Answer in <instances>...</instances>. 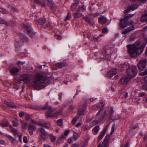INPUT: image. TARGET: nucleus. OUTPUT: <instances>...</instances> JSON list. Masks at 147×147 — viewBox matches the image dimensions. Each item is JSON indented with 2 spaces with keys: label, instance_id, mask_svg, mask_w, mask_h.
Returning <instances> with one entry per match:
<instances>
[{
  "label": "nucleus",
  "instance_id": "f257e3e1",
  "mask_svg": "<svg viewBox=\"0 0 147 147\" xmlns=\"http://www.w3.org/2000/svg\"><path fill=\"white\" fill-rule=\"evenodd\" d=\"M140 45L139 42H137L132 45H128L127 46L128 51L131 57H134L143 52L144 46L142 45L139 47Z\"/></svg>",
  "mask_w": 147,
  "mask_h": 147
},
{
  "label": "nucleus",
  "instance_id": "f03ea898",
  "mask_svg": "<svg viewBox=\"0 0 147 147\" xmlns=\"http://www.w3.org/2000/svg\"><path fill=\"white\" fill-rule=\"evenodd\" d=\"M41 127L38 128L39 131L40 133V140H44L48 137V135L44 129V128L48 129L50 127L49 124L45 122H40L39 123Z\"/></svg>",
  "mask_w": 147,
  "mask_h": 147
},
{
  "label": "nucleus",
  "instance_id": "7ed1b4c3",
  "mask_svg": "<svg viewBox=\"0 0 147 147\" xmlns=\"http://www.w3.org/2000/svg\"><path fill=\"white\" fill-rule=\"evenodd\" d=\"M45 80V77L41 75L38 74L31 82V86L33 87L41 86Z\"/></svg>",
  "mask_w": 147,
  "mask_h": 147
},
{
  "label": "nucleus",
  "instance_id": "20e7f679",
  "mask_svg": "<svg viewBox=\"0 0 147 147\" xmlns=\"http://www.w3.org/2000/svg\"><path fill=\"white\" fill-rule=\"evenodd\" d=\"M45 109L47 110L45 114L47 118L51 117H55L60 114L59 113H56L55 112L53 113L55 111L54 109H52L51 107L48 106L47 104L45 105V106L42 108V110Z\"/></svg>",
  "mask_w": 147,
  "mask_h": 147
},
{
  "label": "nucleus",
  "instance_id": "39448f33",
  "mask_svg": "<svg viewBox=\"0 0 147 147\" xmlns=\"http://www.w3.org/2000/svg\"><path fill=\"white\" fill-rule=\"evenodd\" d=\"M105 117L104 112L102 110L100 109L97 113L95 117V119L92 123V126L98 124L99 122L102 121Z\"/></svg>",
  "mask_w": 147,
  "mask_h": 147
},
{
  "label": "nucleus",
  "instance_id": "423d86ee",
  "mask_svg": "<svg viewBox=\"0 0 147 147\" xmlns=\"http://www.w3.org/2000/svg\"><path fill=\"white\" fill-rule=\"evenodd\" d=\"M128 76L131 77H135L138 73V70L136 67L135 66H129L126 69Z\"/></svg>",
  "mask_w": 147,
  "mask_h": 147
},
{
  "label": "nucleus",
  "instance_id": "0eeeda50",
  "mask_svg": "<svg viewBox=\"0 0 147 147\" xmlns=\"http://www.w3.org/2000/svg\"><path fill=\"white\" fill-rule=\"evenodd\" d=\"M25 30L28 32V35L31 38H34L36 37L35 33L33 30L30 24H24Z\"/></svg>",
  "mask_w": 147,
  "mask_h": 147
},
{
  "label": "nucleus",
  "instance_id": "6e6552de",
  "mask_svg": "<svg viewBox=\"0 0 147 147\" xmlns=\"http://www.w3.org/2000/svg\"><path fill=\"white\" fill-rule=\"evenodd\" d=\"M38 28L42 29L47 28L49 24L45 23V20L44 19L40 18L36 20L35 21Z\"/></svg>",
  "mask_w": 147,
  "mask_h": 147
},
{
  "label": "nucleus",
  "instance_id": "1a4fd4ad",
  "mask_svg": "<svg viewBox=\"0 0 147 147\" xmlns=\"http://www.w3.org/2000/svg\"><path fill=\"white\" fill-rule=\"evenodd\" d=\"M146 64V60L142 59L139 61L137 65L138 69L140 71H142L145 68Z\"/></svg>",
  "mask_w": 147,
  "mask_h": 147
},
{
  "label": "nucleus",
  "instance_id": "9d476101",
  "mask_svg": "<svg viewBox=\"0 0 147 147\" xmlns=\"http://www.w3.org/2000/svg\"><path fill=\"white\" fill-rule=\"evenodd\" d=\"M128 16H126L124 18L120 20V26L122 28L127 26L128 23H127V21L128 20Z\"/></svg>",
  "mask_w": 147,
  "mask_h": 147
},
{
  "label": "nucleus",
  "instance_id": "9b49d317",
  "mask_svg": "<svg viewBox=\"0 0 147 147\" xmlns=\"http://www.w3.org/2000/svg\"><path fill=\"white\" fill-rule=\"evenodd\" d=\"M131 79V77H129L128 76H123L122 78L119 81V83L122 84L126 85Z\"/></svg>",
  "mask_w": 147,
  "mask_h": 147
},
{
  "label": "nucleus",
  "instance_id": "f8f14e48",
  "mask_svg": "<svg viewBox=\"0 0 147 147\" xmlns=\"http://www.w3.org/2000/svg\"><path fill=\"white\" fill-rule=\"evenodd\" d=\"M30 80V79L27 75L22 74L20 76L19 82H21V81H23L26 83H27Z\"/></svg>",
  "mask_w": 147,
  "mask_h": 147
},
{
  "label": "nucleus",
  "instance_id": "ddd939ff",
  "mask_svg": "<svg viewBox=\"0 0 147 147\" xmlns=\"http://www.w3.org/2000/svg\"><path fill=\"white\" fill-rule=\"evenodd\" d=\"M21 69L16 67H11L9 68V71L10 73L13 75H15L17 73L20 71Z\"/></svg>",
  "mask_w": 147,
  "mask_h": 147
},
{
  "label": "nucleus",
  "instance_id": "4468645a",
  "mask_svg": "<svg viewBox=\"0 0 147 147\" xmlns=\"http://www.w3.org/2000/svg\"><path fill=\"white\" fill-rule=\"evenodd\" d=\"M86 102L85 104L82 106L83 108H80L79 110L78 114L79 115H84L86 111Z\"/></svg>",
  "mask_w": 147,
  "mask_h": 147
},
{
  "label": "nucleus",
  "instance_id": "2eb2a0df",
  "mask_svg": "<svg viewBox=\"0 0 147 147\" xmlns=\"http://www.w3.org/2000/svg\"><path fill=\"white\" fill-rule=\"evenodd\" d=\"M138 6L137 5L134 4L128 7L127 10L125 11V13H127L131 11H133L136 9Z\"/></svg>",
  "mask_w": 147,
  "mask_h": 147
},
{
  "label": "nucleus",
  "instance_id": "dca6fc26",
  "mask_svg": "<svg viewBox=\"0 0 147 147\" xmlns=\"http://www.w3.org/2000/svg\"><path fill=\"white\" fill-rule=\"evenodd\" d=\"M113 109L111 108V120H112L113 121L118 120L119 119V117L118 115L114 114Z\"/></svg>",
  "mask_w": 147,
  "mask_h": 147
},
{
  "label": "nucleus",
  "instance_id": "f3484780",
  "mask_svg": "<svg viewBox=\"0 0 147 147\" xmlns=\"http://www.w3.org/2000/svg\"><path fill=\"white\" fill-rule=\"evenodd\" d=\"M43 1L47 3L51 9H54L55 7L54 2L50 0H43Z\"/></svg>",
  "mask_w": 147,
  "mask_h": 147
},
{
  "label": "nucleus",
  "instance_id": "a211bd4d",
  "mask_svg": "<svg viewBox=\"0 0 147 147\" xmlns=\"http://www.w3.org/2000/svg\"><path fill=\"white\" fill-rule=\"evenodd\" d=\"M134 29V26L133 25H132L130 27H129L124 30L122 32V34H126L127 33H129L130 31Z\"/></svg>",
  "mask_w": 147,
  "mask_h": 147
},
{
  "label": "nucleus",
  "instance_id": "6ab92c4d",
  "mask_svg": "<svg viewBox=\"0 0 147 147\" xmlns=\"http://www.w3.org/2000/svg\"><path fill=\"white\" fill-rule=\"evenodd\" d=\"M107 19L104 16H101L98 18L99 23L102 24H106Z\"/></svg>",
  "mask_w": 147,
  "mask_h": 147
},
{
  "label": "nucleus",
  "instance_id": "aec40b11",
  "mask_svg": "<svg viewBox=\"0 0 147 147\" xmlns=\"http://www.w3.org/2000/svg\"><path fill=\"white\" fill-rule=\"evenodd\" d=\"M4 103L6 105L7 107L13 108L16 107V106L14 103L11 102H9L6 100L4 101Z\"/></svg>",
  "mask_w": 147,
  "mask_h": 147
},
{
  "label": "nucleus",
  "instance_id": "412c9836",
  "mask_svg": "<svg viewBox=\"0 0 147 147\" xmlns=\"http://www.w3.org/2000/svg\"><path fill=\"white\" fill-rule=\"evenodd\" d=\"M55 65L56 67L59 69H61L63 67L66 66L67 65V63L66 62H60L56 63Z\"/></svg>",
  "mask_w": 147,
  "mask_h": 147
},
{
  "label": "nucleus",
  "instance_id": "4be33fe9",
  "mask_svg": "<svg viewBox=\"0 0 147 147\" xmlns=\"http://www.w3.org/2000/svg\"><path fill=\"white\" fill-rule=\"evenodd\" d=\"M36 127L31 125H30L28 127V130L29 131L30 134L31 135L33 134V131L35 130Z\"/></svg>",
  "mask_w": 147,
  "mask_h": 147
},
{
  "label": "nucleus",
  "instance_id": "5701e85b",
  "mask_svg": "<svg viewBox=\"0 0 147 147\" xmlns=\"http://www.w3.org/2000/svg\"><path fill=\"white\" fill-rule=\"evenodd\" d=\"M23 43H21L19 42H17L15 43V46L17 50L19 52H20V49L22 48Z\"/></svg>",
  "mask_w": 147,
  "mask_h": 147
},
{
  "label": "nucleus",
  "instance_id": "b1692460",
  "mask_svg": "<svg viewBox=\"0 0 147 147\" xmlns=\"http://www.w3.org/2000/svg\"><path fill=\"white\" fill-rule=\"evenodd\" d=\"M110 139V137L109 135H107L105 137L104 140L103 142V143L107 146V147L109 145V141Z\"/></svg>",
  "mask_w": 147,
  "mask_h": 147
},
{
  "label": "nucleus",
  "instance_id": "393cba45",
  "mask_svg": "<svg viewBox=\"0 0 147 147\" xmlns=\"http://www.w3.org/2000/svg\"><path fill=\"white\" fill-rule=\"evenodd\" d=\"M82 16L83 14L77 11L73 14V16L75 19L81 17Z\"/></svg>",
  "mask_w": 147,
  "mask_h": 147
},
{
  "label": "nucleus",
  "instance_id": "a878e982",
  "mask_svg": "<svg viewBox=\"0 0 147 147\" xmlns=\"http://www.w3.org/2000/svg\"><path fill=\"white\" fill-rule=\"evenodd\" d=\"M100 129V127L98 125L96 126L93 128L92 132L94 135H96Z\"/></svg>",
  "mask_w": 147,
  "mask_h": 147
},
{
  "label": "nucleus",
  "instance_id": "bb28decb",
  "mask_svg": "<svg viewBox=\"0 0 147 147\" xmlns=\"http://www.w3.org/2000/svg\"><path fill=\"white\" fill-rule=\"evenodd\" d=\"M20 36L21 38L24 41L27 42L28 41V38L25 35L22 34H20Z\"/></svg>",
  "mask_w": 147,
  "mask_h": 147
},
{
  "label": "nucleus",
  "instance_id": "cd10ccee",
  "mask_svg": "<svg viewBox=\"0 0 147 147\" xmlns=\"http://www.w3.org/2000/svg\"><path fill=\"white\" fill-rule=\"evenodd\" d=\"M86 7L84 5L82 6H79L78 7V9L77 11L79 12L82 13V12H83L85 9Z\"/></svg>",
  "mask_w": 147,
  "mask_h": 147
},
{
  "label": "nucleus",
  "instance_id": "c85d7f7f",
  "mask_svg": "<svg viewBox=\"0 0 147 147\" xmlns=\"http://www.w3.org/2000/svg\"><path fill=\"white\" fill-rule=\"evenodd\" d=\"M141 20L143 22L147 21V11H145L144 14L141 17Z\"/></svg>",
  "mask_w": 147,
  "mask_h": 147
},
{
  "label": "nucleus",
  "instance_id": "c756f323",
  "mask_svg": "<svg viewBox=\"0 0 147 147\" xmlns=\"http://www.w3.org/2000/svg\"><path fill=\"white\" fill-rule=\"evenodd\" d=\"M25 118L27 121H31L33 123H35L34 122L30 117V115L28 114H26L25 116Z\"/></svg>",
  "mask_w": 147,
  "mask_h": 147
},
{
  "label": "nucleus",
  "instance_id": "7c9ffc66",
  "mask_svg": "<svg viewBox=\"0 0 147 147\" xmlns=\"http://www.w3.org/2000/svg\"><path fill=\"white\" fill-rule=\"evenodd\" d=\"M9 130L14 134L17 133V129L13 128L11 125L9 126Z\"/></svg>",
  "mask_w": 147,
  "mask_h": 147
},
{
  "label": "nucleus",
  "instance_id": "2f4dec72",
  "mask_svg": "<svg viewBox=\"0 0 147 147\" xmlns=\"http://www.w3.org/2000/svg\"><path fill=\"white\" fill-rule=\"evenodd\" d=\"M105 133H105V131H102L101 132L100 134L98 136V139L99 140H101L102 139Z\"/></svg>",
  "mask_w": 147,
  "mask_h": 147
},
{
  "label": "nucleus",
  "instance_id": "473e14b6",
  "mask_svg": "<svg viewBox=\"0 0 147 147\" xmlns=\"http://www.w3.org/2000/svg\"><path fill=\"white\" fill-rule=\"evenodd\" d=\"M9 122L7 121H3L2 124H0L1 126L3 127H7L9 125Z\"/></svg>",
  "mask_w": 147,
  "mask_h": 147
},
{
  "label": "nucleus",
  "instance_id": "72a5a7b5",
  "mask_svg": "<svg viewBox=\"0 0 147 147\" xmlns=\"http://www.w3.org/2000/svg\"><path fill=\"white\" fill-rule=\"evenodd\" d=\"M117 73V70L116 68H114L112 69L111 70V75H112L113 76L115 75Z\"/></svg>",
  "mask_w": 147,
  "mask_h": 147
},
{
  "label": "nucleus",
  "instance_id": "f704fd0d",
  "mask_svg": "<svg viewBox=\"0 0 147 147\" xmlns=\"http://www.w3.org/2000/svg\"><path fill=\"white\" fill-rule=\"evenodd\" d=\"M49 138L51 140V141L52 142H55L56 140V137L52 134H51L49 136Z\"/></svg>",
  "mask_w": 147,
  "mask_h": 147
},
{
  "label": "nucleus",
  "instance_id": "c9c22d12",
  "mask_svg": "<svg viewBox=\"0 0 147 147\" xmlns=\"http://www.w3.org/2000/svg\"><path fill=\"white\" fill-rule=\"evenodd\" d=\"M69 131V130H67L65 131L64 135H62L61 138H64L68 134Z\"/></svg>",
  "mask_w": 147,
  "mask_h": 147
},
{
  "label": "nucleus",
  "instance_id": "e433bc0d",
  "mask_svg": "<svg viewBox=\"0 0 147 147\" xmlns=\"http://www.w3.org/2000/svg\"><path fill=\"white\" fill-rule=\"evenodd\" d=\"M98 105L99 106V108L102 110V108L105 105V102L101 100L100 102V103Z\"/></svg>",
  "mask_w": 147,
  "mask_h": 147
},
{
  "label": "nucleus",
  "instance_id": "4c0bfd02",
  "mask_svg": "<svg viewBox=\"0 0 147 147\" xmlns=\"http://www.w3.org/2000/svg\"><path fill=\"white\" fill-rule=\"evenodd\" d=\"M30 107L34 109H38L40 108V107L37 105H32Z\"/></svg>",
  "mask_w": 147,
  "mask_h": 147
},
{
  "label": "nucleus",
  "instance_id": "58836bf2",
  "mask_svg": "<svg viewBox=\"0 0 147 147\" xmlns=\"http://www.w3.org/2000/svg\"><path fill=\"white\" fill-rule=\"evenodd\" d=\"M3 24L6 26L9 25V24L7 22L5 21L3 19H0V24Z\"/></svg>",
  "mask_w": 147,
  "mask_h": 147
},
{
  "label": "nucleus",
  "instance_id": "ea45409f",
  "mask_svg": "<svg viewBox=\"0 0 147 147\" xmlns=\"http://www.w3.org/2000/svg\"><path fill=\"white\" fill-rule=\"evenodd\" d=\"M78 135L77 134V133L75 132L74 131L73 138H74V140H75V141L76 140H77L78 139Z\"/></svg>",
  "mask_w": 147,
  "mask_h": 147
},
{
  "label": "nucleus",
  "instance_id": "a19ab883",
  "mask_svg": "<svg viewBox=\"0 0 147 147\" xmlns=\"http://www.w3.org/2000/svg\"><path fill=\"white\" fill-rule=\"evenodd\" d=\"M79 117H74L71 121V124L73 125H74L77 122V119Z\"/></svg>",
  "mask_w": 147,
  "mask_h": 147
},
{
  "label": "nucleus",
  "instance_id": "79ce46f5",
  "mask_svg": "<svg viewBox=\"0 0 147 147\" xmlns=\"http://www.w3.org/2000/svg\"><path fill=\"white\" fill-rule=\"evenodd\" d=\"M27 128V123L23 122L22 123V128L24 129H26Z\"/></svg>",
  "mask_w": 147,
  "mask_h": 147
},
{
  "label": "nucleus",
  "instance_id": "37998d69",
  "mask_svg": "<svg viewBox=\"0 0 147 147\" xmlns=\"http://www.w3.org/2000/svg\"><path fill=\"white\" fill-rule=\"evenodd\" d=\"M110 109H108L107 110L105 111L104 113V115L107 116L110 114Z\"/></svg>",
  "mask_w": 147,
  "mask_h": 147
},
{
  "label": "nucleus",
  "instance_id": "c03bdc74",
  "mask_svg": "<svg viewBox=\"0 0 147 147\" xmlns=\"http://www.w3.org/2000/svg\"><path fill=\"white\" fill-rule=\"evenodd\" d=\"M0 12L2 13H8V12L4 9L0 8Z\"/></svg>",
  "mask_w": 147,
  "mask_h": 147
},
{
  "label": "nucleus",
  "instance_id": "a18cd8bd",
  "mask_svg": "<svg viewBox=\"0 0 147 147\" xmlns=\"http://www.w3.org/2000/svg\"><path fill=\"white\" fill-rule=\"evenodd\" d=\"M71 17V16L70 15V13L68 12L67 13V16H66L65 18V21H67L69 20L70 18Z\"/></svg>",
  "mask_w": 147,
  "mask_h": 147
},
{
  "label": "nucleus",
  "instance_id": "49530a36",
  "mask_svg": "<svg viewBox=\"0 0 147 147\" xmlns=\"http://www.w3.org/2000/svg\"><path fill=\"white\" fill-rule=\"evenodd\" d=\"M146 75H147V68L144 71L141 72L140 73V75L141 76H144Z\"/></svg>",
  "mask_w": 147,
  "mask_h": 147
},
{
  "label": "nucleus",
  "instance_id": "de8ad7c7",
  "mask_svg": "<svg viewBox=\"0 0 147 147\" xmlns=\"http://www.w3.org/2000/svg\"><path fill=\"white\" fill-rule=\"evenodd\" d=\"M54 37L55 38L58 40H61L62 38V37L61 36L57 34H55V35Z\"/></svg>",
  "mask_w": 147,
  "mask_h": 147
},
{
  "label": "nucleus",
  "instance_id": "09e8293b",
  "mask_svg": "<svg viewBox=\"0 0 147 147\" xmlns=\"http://www.w3.org/2000/svg\"><path fill=\"white\" fill-rule=\"evenodd\" d=\"M9 8H10L11 9V10L13 11H14L17 12V8L11 6H9Z\"/></svg>",
  "mask_w": 147,
  "mask_h": 147
},
{
  "label": "nucleus",
  "instance_id": "8fccbe9b",
  "mask_svg": "<svg viewBox=\"0 0 147 147\" xmlns=\"http://www.w3.org/2000/svg\"><path fill=\"white\" fill-rule=\"evenodd\" d=\"M116 129V127L115 124H113L112 125L111 128L112 130L111 131V135L114 132V130Z\"/></svg>",
  "mask_w": 147,
  "mask_h": 147
},
{
  "label": "nucleus",
  "instance_id": "3c124183",
  "mask_svg": "<svg viewBox=\"0 0 147 147\" xmlns=\"http://www.w3.org/2000/svg\"><path fill=\"white\" fill-rule=\"evenodd\" d=\"M83 19L86 21L87 22H90V21L89 18L88 17H84L83 18Z\"/></svg>",
  "mask_w": 147,
  "mask_h": 147
},
{
  "label": "nucleus",
  "instance_id": "603ef678",
  "mask_svg": "<svg viewBox=\"0 0 147 147\" xmlns=\"http://www.w3.org/2000/svg\"><path fill=\"white\" fill-rule=\"evenodd\" d=\"M77 6L72 4L71 6V9L72 11H74L76 8L77 7Z\"/></svg>",
  "mask_w": 147,
  "mask_h": 147
},
{
  "label": "nucleus",
  "instance_id": "864d4df0",
  "mask_svg": "<svg viewBox=\"0 0 147 147\" xmlns=\"http://www.w3.org/2000/svg\"><path fill=\"white\" fill-rule=\"evenodd\" d=\"M108 30L107 28H105L102 29V32L103 33H106L108 32Z\"/></svg>",
  "mask_w": 147,
  "mask_h": 147
},
{
  "label": "nucleus",
  "instance_id": "5fc2aeb1",
  "mask_svg": "<svg viewBox=\"0 0 147 147\" xmlns=\"http://www.w3.org/2000/svg\"><path fill=\"white\" fill-rule=\"evenodd\" d=\"M92 108L94 109L95 110H98L100 108H99V106L98 105H94V107H93Z\"/></svg>",
  "mask_w": 147,
  "mask_h": 147
},
{
  "label": "nucleus",
  "instance_id": "6e6d98bb",
  "mask_svg": "<svg viewBox=\"0 0 147 147\" xmlns=\"http://www.w3.org/2000/svg\"><path fill=\"white\" fill-rule=\"evenodd\" d=\"M74 141H75V140H74V138H69L67 140L68 142L69 143L73 142Z\"/></svg>",
  "mask_w": 147,
  "mask_h": 147
},
{
  "label": "nucleus",
  "instance_id": "4d7b16f0",
  "mask_svg": "<svg viewBox=\"0 0 147 147\" xmlns=\"http://www.w3.org/2000/svg\"><path fill=\"white\" fill-rule=\"evenodd\" d=\"M97 147H107V146L103 143V142H102V143L101 144H99L98 146Z\"/></svg>",
  "mask_w": 147,
  "mask_h": 147
},
{
  "label": "nucleus",
  "instance_id": "13d9d810",
  "mask_svg": "<svg viewBox=\"0 0 147 147\" xmlns=\"http://www.w3.org/2000/svg\"><path fill=\"white\" fill-rule=\"evenodd\" d=\"M79 0H74V2L72 4L73 5H78V4H79Z\"/></svg>",
  "mask_w": 147,
  "mask_h": 147
},
{
  "label": "nucleus",
  "instance_id": "bf43d9fd",
  "mask_svg": "<svg viewBox=\"0 0 147 147\" xmlns=\"http://www.w3.org/2000/svg\"><path fill=\"white\" fill-rule=\"evenodd\" d=\"M79 0H74V2L72 4L73 5H78V4H79Z\"/></svg>",
  "mask_w": 147,
  "mask_h": 147
},
{
  "label": "nucleus",
  "instance_id": "052dcab7",
  "mask_svg": "<svg viewBox=\"0 0 147 147\" xmlns=\"http://www.w3.org/2000/svg\"><path fill=\"white\" fill-rule=\"evenodd\" d=\"M57 123L59 126H61L62 124V120L61 119H59L57 121Z\"/></svg>",
  "mask_w": 147,
  "mask_h": 147
},
{
  "label": "nucleus",
  "instance_id": "680f3d73",
  "mask_svg": "<svg viewBox=\"0 0 147 147\" xmlns=\"http://www.w3.org/2000/svg\"><path fill=\"white\" fill-rule=\"evenodd\" d=\"M110 71H109L106 75V77L108 78H110Z\"/></svg>",
  "mask_w": 147,
  "mask_h": 147
},
{
  "label": "nucleus",
  "instance_id": "e2e57ef3",
  "mask_svg": "<svg viewBox=\"0 0 147 147\" xmlns=\"http://www.w3.org/2000/svg\"><path fill=\"white\" fill-rule=\"evenodd\" d=\"M23 142L25 143H27L28 142L27 138L26 136H24L23 137Z\"/></svg>",
  "mask_w": 147,
  "mask_h": 147
},
{
  "label": "nucleus",
  "instance_id": "0e129e2a",
  "mask_svg": "<svg viewBox=\"0 0 147 147\" xmlns=\"http://www.w3.org/2000/svg\"><path fill=\"white\" fill-rule=\"evenodd\" d=\"M17 62L18 65H23L25 63V61H18Z\"/></svg>",
  "mask_w": 147,
  "mask_h": 147
},
{
  "label": "nucleus",
  "instance_id": "69168bd1",
  "mask_svg": "<svg viewBox=\"0 0 147 147\" xmlns=\"http://www.w3.org/2000/svg\"><path fill=\"white\" fill-rule=\"evenodd\" d=\"M34 2L37 4L40 5V3H41V1L40 0H34Z\"/></svg>",
  "mask_w": 147,
  "mask_h": 147
},
{
  "label": "nucleus",
  "instance_id": "338daca9",
  "mask_svg": "<svg viewBox=\"0 0 147 147\" xmlns=\"http://www.w3.org/2000/svg\"><path fill=\"white\" fill-rule=\"evenodd\" d=\"M24 115V113L22 111L20 112L19 114V115L20 117H22Z\"/></svg>",
  "mask_w": 147,
  "mask_h": 147
},
{
  "label": "nucleus",
  "instance_id": "774afa93",
  "mask_svg": "<svg viewBox=\"0 0 147 147\" xmlns=\"http://www.w3.org/2000/svg\"><path fill=\"white\" fill-rule=\"evenodd\" d=\"M145 95V94L144 92L140 93L139 94V97H142Z\"/></svg>",
  "mask_w": 147,
  "mask_h": 147
}]
</instances>
